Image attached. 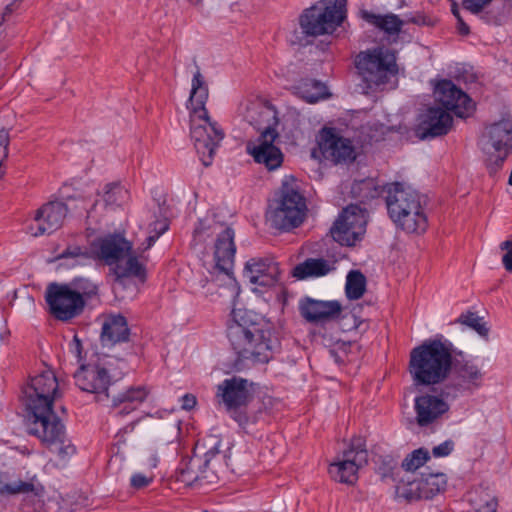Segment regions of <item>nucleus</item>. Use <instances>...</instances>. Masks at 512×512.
Listing matches in <instances>:
<instances>
[{
    "label": "nucleus",
    "instance_id": "1",
    "mask_svg": "<svg viewBox=\"0 0 512 512\" xmlns=\"http://www.w3.org/2000/svg\"><path fill=\"white\" fill-rule=\"evenodd\" d=\"M29 433L65 461L75 454V446L66 436L63 423L53 411L60 397L59 385L53 371L45 370L31 378L24 390Z\"/></svg>",
    "mask_w": 512,
    "mask_h": 512
},
{
    "label": "nucleus",
    "instance_id": "2",
    "mask_svg": "<svg viewBox=\"0 0 512 512\" xmlns=\"http://www.w3.org/2000/svg\"><path fill=\"white\" fill-rule=\"evenodd\" d=\"M208 97V86L204 76L197 69L191 80L190 96L186 106L190 115L191 139L204 166L212 163L215 151L224 137L222 129L208 115Z\"/></svg>",
    "mask_w": 512,
    "mask_h": 512
},
{
    "label": "nucleus",
    "instance_id": "3",
    "mask_svg": "<svg viewBox=\"0 0 512 512\" xmlns=\"http://www.w3.org/2000/svg\"><path fill=\"white\" fill-rule=\"evenodd\" d=\"M94 259L108 265L116 276L115 287L124 286L128 278L143 282L146 278V258L133 250V243L121 232L109 233L90 243Z\"/></svg>",
    "mask_w": 512,
    "mask_h": 512
},
{
    "label": "nucleus",
    "instance_id": "4",
    "mask_svg": "<svg viewBox=\"0 0 512 512\" xmlns=\"http://www.w3.org/2000/svg\"><path fill=\"white\" fill-rule=\"evenodd\" d=\"M208 240H211V243L207 245V254L212 256L213 271L232 278L237 250L234 229L218 221L216 214H208L198 221L194 229L193 241L196 245H200L206 244Z\"/></svg>",
    "mask_w": 512,
    "mask_h": 512
},
{
    "label": "nucleus",
    "instance_id": "5",
    "mask_svg": "<svg viewBox=\"0 0 512 512\" xmlns=\"http://www.w3.org/2000/svg\"><path fill=\"white\" fill-rule=\"evenodd\" d=\"M228 338L239 359L252 364L268 363L273 357L271 330L248 319L247 314H234L228 326Z\"/></svg>",
    "mask_w": 512,
    "mask_h": 512
},
{
    "label": "nucleus",
    "instance_id": "6",
    "mask_svg": "<svg viewBox=\"0 0 512 512\" xmlns=\"http://www.w3.org/2000/svg\"><path fill=\"white\" fill-rule=\"evenodd\" d=\"M454 346L442 334L418 345V384H439L446 380L453 366Z\"/></svg>",
    "mask_w": 512,
    "mask_h": 512
},
{
    "label": "nucleus",
    "instance_id": "7",
    "mask_svg": "<svg viewBox=\"0 0 512 512\" xmlns=\"http://www.w3.org/2000/svg\"><path fill=\"white\" fill-rule=\"evenodd\" d=\"M355 67L366 88L372 91L396 86L398 73L396 56L388 48L375 47L361 51L355 58Z\"/></svg>",
    "mask_w": 512,
    "mask_h": 512
},
{
    "label": "nucleus",
    "instance_id": "8",
    "mask_svg": "<svg viewBox=\"0 0 512 512\" xmlns=\"http://www.w3.org/2000/svg\"><path fill=\"white\" fill-rule=\"evenodd\" d=\"M126 368L122 359L102 355L93 363L81 364L74 374L75 383L81 390L93 393L99 399L108 398L109 387L123 377Z\"/></svg>",
    "mask_w": 512,
    "mask_h": 512
},
{
    "label": "nucleus",
    "instance_id": "9",
    "mask_svg": "<svg viewBox=\"0 0 512 512\" xmlns=\"http://www.w3.org/2000/svg\"><path fill=\"white\" fill-rule=\"evenodd\" d=\"M306 210L304 196L284 181L279 197L269 205L267 222L276 230L288 232L302 224Z\"/></svg>",
    "mask_w": 512,
    "mask_h": 512
},
{
    "label": "nucleus",
    "instance_id": "10",
    "mask_svg": "<svg viewBox=\"0 0 512 512\" xmlns=\"http://www.w3.org/2000/svg\"><path fill=\"white\" fill-rule=\"evenodd\" d=\"M346 0H321L306 9L300 16L304 34L319 36L332 33L346 17Z\"/></svg>",
    "mask_w": 512,
    "mask_h": 512
},
{
    "label": "nucleus",
    "instance_id": "11",
    "mask_svg": "<svg viewBox=\"0 0 512 512\" xmlns=\"http://www.w3.org/2000/svg\"><path fill=\"white\" fill-rule=\"evenodd\" d=\"M205 446L208 450L204 454V458L194 455L186 462H182L179 466V480L185 484H193L194 482L207 481L214 482L217 476L214 473L216 464H221L226 460V453L221 451L222 439L218 436H209L205 440Z\"/></svg>",
    "mask_w": 512,
    "mask_h": 512
},
{
    "label": "nucleus",
    "instance_id": "12",
    "mask_svg": "<svg viewBox=\"0 0 512 512\" xmlns=\"http://www.w3.org/2000/svg\"><path fill=\"white\" fill-rule=\"evenodd\" d=\"M386 206L392 221L408 233L416 231L415 191L411 186L395 182L386 185Z\"/></svg>",
    "mask_w": 512,
    "mask_h": 512
},
{
    "label": "nucleus",
    "instance_id": "13",
    "mask_svg": "<svg viewBox=\"0 0 512 512\" xmlns=\"http://www.w3.org/2000/svg\"><path fill=\"white\" fill-rule=\"evenodd\" d=\"M368 463V452L364 438L354 437L329 466L330 476L337 482L352 485L358 479L359 470Z\"/></svg>",
    "mask_w": 512,
    "mask_h": 512
},
{
    "label": "nucleus",
    "instance_id": "14",
    "mask_svg": "<svg viewBox=\"0 0 512 512\" xmlns=\"http://www.w3.org/2000/svg\"><path fill=\"white\" fill-rule=\"evenodd\" d=\"M482 143L484 150L490 152L493 149L496 153L487 164L489 174L494 175L512 152V120L501 119L487 125L482 134Z\"/></svg>",
    "mask_w": 512,
    "mask_h": 512
},
{
    "label": "nucleus",
    "instance_id": "15",
    "mask_svg": "<svg viewBox=\"0 0 512 512\" xmlns=\"http://www.w3.org/2000/svg\"><path fill=\"white\" fill-rule=\"evenodd\" d=\"M45 300L49 313L61 321L77 317L85 306L83 295L67 284H50L46 289Z\"/></svg>",
    "mask_w": 512,
    "mask_h": 512
},
{
    "label": "nucleus",
    "instance_id": "16",
    "mask_svg": "<svg viewBox=\"0 0 512 512\" xmlns=\"http://www.w3.org/2000/svg\"><path fill=\"white\" fill-rule=\"evenodd\" d=\"M318 149L312 152V156H320L334 164L351 163L356 159V149L349 138L343 137L340 132L331 127H324L317 138Z\"/></svg>",
    "mask_w": 512,
    "mask_h": 512
},
{
    "label": "nucleus",
    "instance_id": "17",
    "mask_svg": "<svg viewBox=\"0 0 512 512\" xmlns=\"http://www.w3.org/2000/svg\"><path fill=\"white\" fill-rule=\"evenodd\" d=\"M367 225L366 211L357 205H349L339 215L330 233L343 246H354L361 241Z\"/></svg>",
    "mask_w": 512,
    "mask_h": 512
},
{
    "label": "nucleus",
    "instance_id": "18",
    "mask_svg": "<svg viewBox=\"0 0 512 512\" xmlns=\"http://www.w3.org/2000/svg\"><path fill=\"white\" fill-rule=\"evenodd\" d=\"M277 137L278 133L274 128H265L255 140L246 145V151L253 160L270 171L278 169L283 163V153L274 144Z\"/></svg>",
    "mask_w": 512,
    "mask_h": 512
},
{
    "label": "nucleus",
    "instance_id": "19",
    "mask_svg": "<svg viewBox=\"0 0 512 512\" xmlns=\"http://www.w3.org/2000/svg\"><path fill=\"white\" fill-rule=\"evenodd\" d=\"M437 101L441 108L459 118H467L474 111L472 99L451 80H441L435 87Z\"/></svg>",
    "mask_w": 512,
    "mask_h": 512
},
{
    "label": "nucleus",
    "instance_id": "20",
    "mask_svg": "<svg viewBox=\"0 0 512 512\" xmlns=\"http://www.w3.org/2000/svg\"><path fill=\"white\" fill-rule=\"evenodd\" d=\"M253 383L241 377L224 379L217 385L215 396L226 411L237 407H246L253 399Z\"/></svg>",
    "mask_w": 512,
    "mask_h": 512
},
{
    "label": "nucleus",
    "instance_id": "21",
    "mask_svg": "<svg viewBox=\"0 0 512 512\" xmlns=\"http://www.w3.org/2000/svg\"><path fill=\"white\" fill-rule=\"evenodd\" d=\"M68 211L69 206L60 201L44 204L37 210L33 222L28 227V233L37 237L58 230L62 226Z\"/></svg>",
    "mask_w": 512,
    "mask_h": 512
},
{
    "label": "nucleus",
    "instance_id": "22",
    "mask_svg": "<svg viewBox=\"0 0 512 512\" xmlns=\"http://www.w3.org/2000/svg\"><path fill=\"white\" fill-rule=\"evenodd\" d=\"M453 125V117L441 107H431L428 109L426 118L423 120L421 130L418 133V139L425 140L447 135Z\"/></svg>",
    "mask_w": 512,
    "mask_h": 512
},
{
    "label": "nucleus",
    "instance_id": "23",
    "mask_svg": "<svg viewBox=\"0 0 512 512\" xmlns=\"http://www.w3.org/2000/svg\"><path fill=\"white\" fill-rule=\"evenodd\" d=\"M246 277L253 284L270 287L279 279L278 263L269 258H253L246 263Z\"/></svg>",
    "mask_w": 512,
    "mask_h": 512
},
{
    "label": "nucleus",
    "instance_id": "24",
    "mask_svg": "<svg viewBox=\"0 0 512 512\" xmlns=\"http://www.w3.org/2000/svg\"><path fill=\"white\" fill-rule=\"evenodd\" d=\"M100 341L103 347H112L129 340L130 330L126 318L120 314H109L101 320Z\"/></svg>",
    "mask_w": 512,
    "mask_h": 512
},
{
    "label": "nucleus",
    "instance_id": "25",
    "mask_svg": "<svg viewBox=\"0 0 512 512\" xmlns=\"http://www.w3.org/2000/svg\"><path fill=\"white\" fill-rule=\"evenodd\" d=\"M301 316L308 322L319 323L336 318L341 312L338 301H320L307 298L300 303Z\"/></svg>",
    "mask_w": 512,
    "mask_h": 512
},
{
    "label": "nucleus",
    "instance_id": "26",
    "mask_svg": "<svg viewBox=\"0 0 512 512\" xmlns=\"http://www.w3.org/2000/svg\"><path fill=\"white\" fill-rule=\"evenodd\" d=\"M129 191L118 183L106 184L93 200V208L98 209L99 215L106 209L121 207L129 201Z\"/></svg>",
    "mask_w": 512,
    "mask_h": 512
},
{
    "label": "nucleus",
    "instance_id": "27",
    "mask_svg": "<svg viewBox=\"0 0 512 512\" xmlns=\"http://www.w3.org/2000/svg\"><path fill=\"white\" fill-rule=\"evenodd\" d=\"M449 410V405L435 395L418 396V426H426Z\"/></svg>",
    "mask_w": 512,
    "mask_h": 512
},
{
    "label": "nucleus",
    "instance_id": "28",
    "mask_svg": "<svg viewBox=\"0 0 512 512\" xmlns=\"http://www.w3.org/2000/svg\"><path fill=\"white\" fill-rule=\"evenodd\" d=\"M148 391L144 386L131 387L112 400V408L116 416H125L137 409L147 398Z\"/></svg>",
    "mask_w": 512,
    "mask_h": 512
},
{
    "label": "nucleus",
    "instance_id": "29",
    "mask_svg": "<svg viewBox=\"0 0 512 512\" xmlns=\"http://www.w3.org/2000/svg\"><path fill=\"white\" fill-rule=\"evenodd\" d=\"M245 119L258 129L272 128L276 123V111L262 100L251 101L246 106Z\"/></svg>",
    "mask_w": 512,
    "mask_h": 512
},
{
    "label": "nucleus",
    "instance_id": "30",
    "mask_svg": "<svg viewBox=\"0 0 512 512\" xmlns=\"http://www.w3.org/2000/svg\"><path fill=\"white\" fill-rule=\"evenodd\" d=\"M402 469L406 473H411L407 480L401 479L396 486V496L399 499L412 501L416 494L414 482L416 480L414 472L416 471V450L411 451L402 462Z\"/></svg>",
    "mask_w": 512,
    "mask_h": 512
},
{
    "label": "nucleus",
    "instance_id": "31",
    "mask_svg": "<svg viewBox=\"0 0 512 512\" xmlns=\"http://www.w3.org/2000/svg\"><path fill=\"white\" fill-rule=\"evenodd\" d=\"M295 95L307 103H316L329 97L325 84L313 79H302L293 86Z\"/></svg>",
    "mask_w": 512,
    "mask_h": 512
},
{
    "label": "nucleus",
    "instance_id": "32",
    "mask_svg": "<svg viewBox=\"0 0 512 512\" xmlns=\"http://www.w3.org/2000/svg\"><path fill=\"white\" fill-rule=\"evenodd\" d=\"M418 477V499H431L446 486V476L444 473H425L420 472Z\"/></svg>",
    "mask_w": 512,
    "mask_h": 512
},
{
    "label": "nucleus",
    "instance_id": "33",
    "mask_svg": "<svg viewBox=\"0 0 512 512\" xmlns=\"http://www.w3.org/2000/svg\"><path fill=\"white\" fill-rule=\"evenodd\" d=\"M334 266L324 259H307L294 268L293 275L298 279H305L307 277H321L325 276L334 270Z\"/></svg>",
    "mask_w": 512,
    "mask_h": 512
},
{
    "label": "nucleus",
    "instance_id": "34",
    "mask_svg": "<svg viewBox=\"0 0 512 512\" xmlns=\"http://www.w3.org/2000/svg\"><path fill=\"white\" fill-rule=\"evenodd\" d=\"M456 373L462 382L474 388L480 387L484 376L480 367L469 360L458 363Z\"/></svg>",
    "mask_w": 512,
    "mask_h": 512
},
{
    "label": "nucleus",
    "instance_id": "35",
    "mask_svg": "<svg viewBox=\"0 0 512 512\" xmlns=\"http://www.w3.org/2000/svg\"><path fill=\"white\" fill-rule=\"evenodd\" d=\"M363 17L369 23L391 35L397 34L402 26V21L396 15H376L364 12Z\"/></svg>",
    "mask_w": 512,
    "mask_h": 512
},
{
    "label": "nucleus",
    "instance_id": "36",
    "mask_svg": "<svg viewBox=\"0 0 512 512\" xmlns=\"http://www.w3.org/2000/svg\"><path fill=\"white\" fill-rule=\"evenodd\" d=\"M494 0H463L462 6L465 10L473 15H477L481 20L489 24H498L500 22L499 15L486 10Z\"/></svg>",
    "mask_w": 512,
    "mask_h": 512
},
{
    "label": "nucleus",
    "instance_id": "37",
    "mask_svg": "<svg viewBox=\"0 0 512 512\" xmlns=\"http://www.w3.org/2000/svg\"><path fill=\"white\" fill-rule=\"evenodd\" d=\"M366 291V278L358 270H352L347 274L345 292L350 300L360 299Z\"/></svg>",
    "mask_w": 512,
    "mask_h": 512
},
{
    "label": "nucleus",
    "instance_id": "38",
    "mask_svg": "<svg viewBox=\"0 0 512 512\" xmlns=\"http://www.w3.org/2000/svg\"><path fill=\"white\" fill-rule=\"evenodd\" d=\"M64 204L69 206V211L76 214L81 215L85 212L88 218H96L99 215L98 209L93 208V201L83 197L69 198Z\"/></svg>",
    "mask_w": 512,
    "mask_h": 512
},
{
    "label": "nucleus",
    "instance_id": "39",
    "mask_svg": "<svg viewBox=\"0 0 512 512\" xmlns=\"http://www.w3.org/2000/svg\"><path fill=\"white\" fill-rule=\"evenodd\" d=\"M482 320L483 319L479 317L476 313L467 311L465 313H462L456 319L455 322L473 329L480 336H487L489 329L486 327L485 323Z\"/></svg>",
    "mask_w": 512,
    "mask_h": 512
},
{
    "label": "nucleus",
    "instance_id": "40",
    "mask_svg": "<svg viewBox=\"0 0 512 512\" xmlns=\"http://www.w3.org/2000/svg\"><path fill=\"white\" fill-rule=\"evenodd\" d=\"M168 228L169 225L166 219H155L150 223L147 227L146 244L143 247V251L151 248L158 238L168 230Z\"/></svg>",
    "mask_w": 512,
    "mask_h": 512
},
{
    "label": "nucleus",
    "instance_id": "41",
    "mask_svg": "<svg viewBox=\"0 0 512 512\" xmlns=\"http://www.w3.org/2000/svg\"><path fill=\"white\" fill-rule=\"evenodd\" d=\"M86 258V253L80 247H68L59 257L60 260H66L68 267L81 265Z\"/></svg>",
    "mask_w": 512,
    "mask_h": 512
},
{
    "label": "nucleus",
    "instance_id": "42",
    "mask_svg": "<svg viewBox=\"0 0 512 512\" xmlns=\"http://www.w3.org/2000/svg\"><path fill=\"white\" fill-rule=\"evenodd\" d=\"M226 412L242 429H246L256 423V418L248 415L245 407L233 408Z\"/></svg>",
    "mask_w": 512,
    "mask_h": 512
},
{
    "label": "nucleus",
    "instance_id": "43",
    "mask_svg": "<svg viewBox=\"0 0 512 512\" xmlns=\"http://www.w3.org/2000/svg\"><path fill=\"white\" fill-rule=\"evenodd\" d=\"M430 203L428 195H418V233L425 232L428 228V217L426 213L421 210L422 206L427 208Z\"/></svg>",
    "mask_w": 512,
    "mask_h": 512
},
{
    "label": "nucleus",
    "instance_id": "44",
    "mask_svg": "<svg viewBox=\"0 0 512 512\" xmlns=\"http://www.w3.org/2000/svg\"><path fill=\"white\" fill-rule=\"evenodd\" d=\"M68 352L73 356L76 363L80 364L83 360V346L77 335L68 343Z\"/></svg>",
    "mask_w": 512,
    "mask_h": 512
},
{
    "label": "nucleus",
    "instance_id": "45",
    "mask_svg": "<svg viewBox=\"0 0 512 512\" xmlns=\"http://www.w3.org/2000/svg\"><path fill=\"white\" fill-rule=\"evenodd\" d=\"M153 475L134 473L130 478V484L135 489H142L149 486L153 481Z\"/></svg>",
    "mask_w": 512,
    "mask_h": 512
},
{
    "label": "nucleus",
    "instance_id": "46",
    "mask_svg": "<svg viewBox=\"0 0 512 512\" xmlns=\"http://www.w3.org/2000/svg\"><path fill=\"white\" fill-rule=\"evenodd\" d=\"M454 447H455L454 441L451 439H448V440L444 441L443 443L435 446L432 449V454L434 457H437V458L447 457L453 452Z\"/></svg>",
    "mask_w": 512,
    "mask_h": 512
},
{
    "label": "nucleus",
    "instance_id": "47",
    "mask_svg": "<svg viewBox=\"0 0 512 512\" xmlns=\"http://www.w3.org/2000/svg\"><path fill=\"white\" fill-rule=\"evenodd\" d=\"M500 248L507 251L502 257V263L508 272H512V240L502 242Z\"/></svg>",
    "mask_w": 512,
    "mask_h": 512
},
{
    "label": "nucleus",
    "instance_id": "48",
    "mask_svg": "<svg viewBox=\"0 0 512 512\" xmlns=\"http://www.w3.org/2000/svg\"><path fill=\"white\" fill-rule=\"evenodd\" d=\"M497 502L493 497H489L485 500L483 506H479L474 512H496Z\"/></svg>",
    "mask_w": 512,
    "mask_h": 512
},
{
    "label": "nucleus",
    "instance_id": "49",
    "mask_svg": "<svg viewBox=\"0 0 512 512\" xmlns=\"http://www.w3.org/2000/svg\"><path fill=\"white\" fill-rule=\"evenodd\" d=\"M197 401L196 397L192 394H185L181 397V407L184 410H191L195 407Z\"/></svg>",
    "mask_w": 512,
    "mask_h": 512
},
{
    "label": "nucleus",
    "instance_id": "50",
    "mask_svg": "<svg viewBox=\"0 0 512 512\" xmlns=\"http://www.w3.org/2000/svg\"><path fill=\"white\" fill-rule=\"evenodd\" d=\"M430 453L425 448H418V469L423 467L430 460Z\"/></svg>",
    "mask_w": 512,
    "mask_h": 512
},
{
    "label": "nucleus",
    "instance_id": "51",
    "mask_svg": "<svg viewBox=\"0 0 512 512\" xmlns=\"http://www.w3.org/2000/svg\"><path fill=\"white\" fill-rule=\"evenodd\" d=\"M409 372L414 381H416V347L410 351Z\"/></svg>",
    "mask_w": 512,
    "mask_h": 512
},
{
    "label": "nucleus",
    "instance_id": "52",
    "mask_svg": "<svg viewBox=\"0 0 512 512\" xmlns=\"http://www.w3.org/2000/svg\"><path fill=\"white\" fill-rule=\"evenodd\" d=\"M457 19V32L462 36H467L470 34V28L468 24L463 20L462 16H459Z\"/></svg>",
    "mask_w": 512,
    "mask_h": 512
},
{
    "label": "nucleus",
    "instance_id": "53",
    "mask_svg": "<svg viewBox=\"0 0 512 512\" xmlns=\"http://www.w3.org/2000/svg\"><path fill=\"white\" fill-rule=\"evenodd\" d=\"M8 135L4 130L0 131V150L2 151L3 157H7V148H8Z\"/></svg>",
    "mask_w": 512,
    "mask_h": 512
},
{
    "label": "nucleus",
    "instance_id": "54",
    "mask_svg": "<svg viewBox=\"0 0 512 512\" xmlns=\"http://www.w3.org/2000/svg\"><path fill=\"white\" fill-rule=\"evenodd\" d=\"M451 2V13L455 18L461 16L459 5L455 0H449Z\"/></svg>",
    "mask_w": 512,
    "mask_h": 512
},
{
    "label": "nucleus",
    "instance_id": "55",
    "mask_svg": "<svg viewBox=\"0 0 512 512\" xmlns=\"http://www.w3.org/2000/svg\"><path fill=\"white\" fill-rule=\"evenodd\" d=\"M14 8H15V3L8 4L5 7V9H4V11H3V13L1 15H4V17L6 18L7 16L12 14V12L14 11Z\"/></svg>",
    "mask_w": 512,
    "mask_h": 512
},
{
    "label": "nucleus",
    "instance_id": "56",
    "mask_svg": "<svg viewBox=\"0 0 512 512\" xmlns=\"http://www.w3.org/2000/svg\"><path fill=\"white\" fill-rule=\"evenodd\" d=\"M158 464V457L156 454H151L150 458H149V463L148 465L152 468H155Z\"/></svg>",
    "mask_w": 512,
    "mask_h": 512
},
{
    "label": "nucleus",
    "instance_id": "57",
    "mask_svg": "<svg viewBox=\"0 0 512 512\" xmlns=\"http://www.w3.org/2000/svg\"><path fill=\"white\" fill-rule=\"evenodd\" d=\"M417 23H418V25L422 24V25H428V26L434 24L433 21H431V20L426 21V18L424 16H420V15H418Z\"/></svg>",
    "mask_w": 512,
    "mask_h": 512
},
{
    "label": "nucleus",
    "instance_id": "58",
    "mask_svg": "<svg viewBox=\"0 0 512 512\" xmlns=\"http://www.w3.org/2000/svg\"><path fill=\"white\" fill-rule=\"evenodd\" d=\"M170 413L168 410H163V411H158L155 413V415H151L152 417H157V418H163L166 414Z\"/></svg>",
    "mask_w": 512,
    "mask_h": 512
},
{
    "label": "nucleus",
    "instance_id": "59",
    "mask_svg": "<svg viewBox=\"0 0 512 512\" xmlns=\"http://www.w3.org/2000/svg\"><path fill=\"white\" fill-rule=\"evenodd\" d=\"M411 402H412V406L414 409H416V395H414L411 399Z\"/></svg>",
    "mask_w": 512,
    "mask_h": 512
},
{
    "label": "nucleus",
    "instance_id": "60",
    "mask_svg": "<svg viewBox=\"0 0 512 512\" xmlns=\"http://www.w3.org/2000/svg\"><path fill=\"white\" fill-rule=\"evenodd\" d=\"M404 419L406 420V422L409 424V425H412L413 422H412V419L409 417V416H405Z\"/></svg>",
    "mask_w": 512,
    "mask_h": 512
},
{
    "label": "nucleus",
    "instance_id": "61",
    "mask_svg": "<svg viewBox=\"0 0 512 512\" xmlns=\"http://www.w3.org/2000/svg\"><path fill=\"white\" fill-rule=\"evenodd\" d=\"M6 20L4 15H0V25Z\"/></svg>",
    "mask_w": 512,
    "mask_h": 512
},
{
    "label": "nucleus",
    "instance_id": "62",
    "mask_svg": "<svg viewBox=\"0 0 512 512\" xmlns=\"http://www.w3.org/2000/svg\"><path fill=\"white\" fill-rule=\"evenodd\" d=\"M190 1H191V2H195V3H197V2H199L200 0H190Z\"/></svg>",
    "mask_w": 512,
    "mask_h": 512
}]
</instances>
